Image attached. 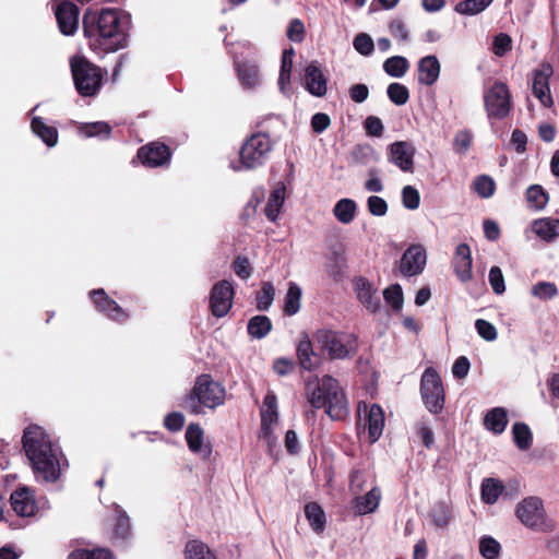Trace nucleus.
<instances>
[{
	"label": "nucleus",
	"instance_id": "obj_4",
	"mask_svg": "<svg viewBox=\"0 0 559 559\" xmlns=\"http://www.w3.org/2000/svg\"><path fill=\"white\" fill-rule=\"evenodd\" d=\"M225 396L224 385L204 373L197 378L191 391L182 399L181 406L192 415H202L204 408L215 409L223 405Z\"/></svg>",
	"mask_w": 559,
	"mask_h": 559
},
{
	"label": "nucleus",
	"instance_id": "obj_7",
	"mask_svg": "<svg viewBox=\"0 0 559 559\" xmlns=\"http://www.w3.org/2000/svg\"><path fill=\"white\" fill-rule=\"evenodd\" d=\"M314 338L331 359H346L357 352L354 334L321 329L316 332Z\"/></svg>",
	"mask_w": 559,
	"mask_h": 559
},
{
	"label": "nucleus",
	"instance_id": "obj_39",
	"mask_svg": "<svg viewBox=\"0 0 559 559\" xmlns=\"http://www.w3.org/2000/svg\"><path fill=\"white\" fill-rule=\"evenodd\" d=\"M409 69V62L405 57L393 56L383 62L384 72L392 78H402Z\"/></svg>",
	"mask_w": 559,
	"mask_h": 559
},
{
	"label": "nucleus",
	"instance_id": "obj_48",
	"mask_svg": "<svg viewBox=\"0 0 559 559\" xmlns=\"http://www.w3.org/2000/svg\"><path fill=\"white\" fill-rule=\"evenodd\" d=\"M513 439L516 447L521 450H527L532 444V432L527 425L515 423L512 427Z\"/></svg>",
	"mask_w": 559,
	"mask_h": 559
},
{
	"label": "nucleus",
	"instance_id": "obj_5",
	"mask_svg": "<svg viewBox=\"0 0 559 559\" xmlns=\"http://www.w3.org/2000/svg\"><path fill=\"white\" fill-rule=\"evenodd\" d=\"M274 142L265 132H255L242 144L239 152V165L235 170H251L264 165L272 153Z\"/></svg>",
	"mask_w": 559,
	"mask_h": 559
},
{
	"label": "nucleus",
	"instance_id": "obj_54",
	"mask_svg": "<svg viewBox=\"0 0 559 559\" xmlns=\"http://www.w3.org/2000/svg\"><path fill=\"white\" fill-rule=\"evenodd\" d=\"M532 295L540 300H549L558 295V288L550 282H538L532 287Z\"/></svg>",
	"mask_w": 559,
	"mask_h": 559
},
{
	"label": "nucleus",
	"instance_id": "obj_8",
	"mask_svg": "<svg viewBox=\"0 0 559 559\" xmlns=\"http://www.w3.org/2000/svg\"><path fill=\"white\" fill-rule=\"evenodd\" d=\"M515 513L520 522L536 532H551L554 522L546 516L543 502L537 497H528L518 503Z\"/></svg>",
	"mask_w": 559,
	"mask_h": 559
},
{
	"label": "nucleus",
	"instance_id": "obj_62",
	"mask_svg": "<svg viewBox=\"0 0 559 559\" xmlns=\"http://www.w3.org/2000/svg\"><path fill=\"white\" fill-rule=\"evenodd\" d=\"M367 207L373 216H384L388 212L386 201L378 195H371L368 198Z\"/></svg>",
	"mask_w": 559,
	"mask_h": 559
},
{
	"label": "nucleus",
	"instance_id": "obj_31",
	"mask_svg": "<svg viewBox=\"0 0 559 559\" xmlns=\"http://www.w3.org/2000/svg\"><path fill=\"white\" fill-rule=\"evenodd\" d=\"M32 131L49 147L58 142V130L44 122L40 117H34L31 123Z\"/></svg>",
	"mask_w": 559,
	"mask_h": 559
},
{
	"label": "nucleus",
	"instance_id": "obj_43",
	"mask_svg": "<svg viewBox=\"0 0 559 559\" xmlns=\"http://www.w3.org/2000/svg\"><path fill=\"white\" fill-rule=\"evenodd\" d=\"M479 554L484 559H498L501 555L500 543L489 535L479 538Z\"/></svg>",
	"mask_w": 559,
	"mask_h": 559
},
{
	"label": "nucleus",
	"instance_id": "obj_34",
	"mask_svg": "<svg viewBox=\"0 0 559 559\" xmlns=\"http://www.w3.org/2000/svg\"><path fill=\"white\" fill-rule=\"evenodd\" d=\"M503 484L496 478H485L480 486L481 500L487 504H493L503 492Z\"/></svg>",
	"mask_w": 559,
	"mask_h": 559
},
{
	"label": "nucleus",
	"instance_id": "obj_35",
	"mask_svg": "<svg viewBox=\"0 0 559 559\" xmlns=\"http://www.w3.org/2000/svg\"><path fill=\"white\" fill-rule=\"evenodd\" d=\"M297 357L300 366L305 370H312L317 366V360L313 359L316 354L312 348V343L308 335H304L297 346Z\"/></svg>",
	"mask_w": 559,
	"mask_h": 559
},
{
	"label": "nucleus",
	"instance_id": "obj_9",
	"mask_svg": "<svg viewBox=\"0 0 559 559\" xmlns=\"http://www.w3.org/2000/svg\"><path fill=\"white\" fill-rule=\"evenodd\" d=\"M484 106L488 119L502 120L512 108V98L506 83L496 81L484 91Z\"/></svg>",
	"mask_w": 559,
	"mask_h": 559
},
{
	"label": "nucleus",
	"instance_id": "obj_20",
	"mask_svg": "<svg viewBox=\"0 0 559 559\" xmlns=\"http://www.w3.org/2000/svg\"><path fill=\"white\" fill-rule=\"evenodd\" d=\"M354 290L360 304L370 312H377L381 307L377 288L365 277H356L353 282Z\"/></svg>",
	"mask_w": 559,
	"mask_h": 559
},
{
	"label": "nucleus",
	"instance_id": "obj_58",
	"mask_svg": "<svg viewBox=\"0 0 559 559\" xmlns=\"http://www.w3.org/2000/svg\"><path fill=\"white\" fill-rule=\"evenodd\" d=\"M475 328L478 335L487 342H492L498 336L496 326L484 319H477L475 321Z\"/></svg>",
	"mask_w": 559,
	"mask_h": 559
},
{
	"label": "nucleus",
	"instance_id": "obj_57",
	"mask_svg": "<svg viewBox=\"0 0 559 559\" xmlns=\"http://www.w3.org/2000/svg\"><path fill=\"white\" fill-rule=\"evenodd\" d=\"M353 46L357 52L362 56H370L374 50V43L370 35L359 33L355 36Z\"/></svg>",
	"mask_w": 559,
	"mask_h": 559
},
{
	"label": "nucleus",
	"instance_id": "obj_16",
	"mask_svg": "<svg viewBox=\"0 0 559 559\" xmlns=\"http://www.w3.org/2000/svg\"><path fill=\"white\" fill-rule=\"evenodd\" d=\"M304 86L314 97H323L328 92V78L318 61H311L305 68Z\"/></svg>",
	"mask_w": 559,
	"mask_h": 559
},
{
	"label": "nucleus",
	"instance_id": "obj_38",
	"mask_svg": "<svg viewBox=\"0 0 559 559\" xmlns=\"http://www.w3.org/2000/svg\"><path fill=\"white\" fill-rule=\"evenodd\" d=\"M79 132L84 138L108 139L111 133V128L107 122L97 121L81 124Z\"/></svg>",
	"mask_w": 559,
	"mask_h": 559
},
{
	"label": "nucleus",
	"instance_id": "obj_53",
	"mask_svg": "<svg viewBox=\"0 0 559 559\" xmlns=\"http://www.w3.org/2000/svg\"><path fill=\"white\" fill-rule=\"evenodd\" d=\"M473 186L475 192L484 199L490 198L496 189L493 179L486 175L476 177Z\"/></svg>",
	"mask_w": 559,
	"mask_h": 559
},
{
	"label": "nucleus",
	"instance_id": "obj_42",
	"mask_svg": "<svg viewBox=\"0 0 559 559\" xmlns=\"http://www.w3.org/2000/svg\"><path fill=\"white\" fill-rule=\"evenodd\" d=\"M429 518L436 527H445L451 519L450 507L444 501H439L429 511Z\"/></svg>",
	"mask_w": 559,
	"mask_h": 559
},
{
	"label": "nucleus",
	"instance_id": "obj_32",
	"mask_svg": "<svg viewBox=\"0 0 559 559\" xmlns=\"http://www.w3.org/2000/svg\"><path fill=\"white\" fill-rule=\"evenodd\" d=\"M285 187L283 185H278L272 190L269 197L264 213L271 222H275L280 215L285 201Z\"/></svg>",
	"mask_w": 559,
	"mask_h": 559
},
{
	"label": "nucleus",
	"instance_id": "obj_46",
	"mask_svg": "<svg viewBox=\"0 0 559 559\" xmlns=\"http://www.w3.org/2000/svg\"><path fill=\"white\" fill-rule=\"evenodd\" d=\"M526 201L534 210H543L548 202V194L539 185H533L526 190Z\"/></svg>",
	"mask_w": 559,
	"mask_h": 559
},
{
	"label": "nucleus",
	"instance_id": "obj_47",
	"mask_svg": "<svg viewBox=\"0 0 559 559\" xmlns=\"http://www.w3.org/2000/svg\"><path fill=\"white\" fill-rule=\"evenodd\" d=\"M492 1L493 0H463L455 5L454 10L463 15H475L483 12Z\"/></svg>",
	"mask_w": 559,
	"mask_h": 559
},
{
	"label": "nucleus",
	"instance_id": "obj_18",
	"mask_svg": "<svg viewBox=\"0 0 559 559\" xmlns=\"http://www.w3.org/2000/svg\"><path fill=\"white\" fill-rule=\"evenodd\" d=\"M389 162L404 173H412L414 168L415 147L406 141H396L389 145Z\"/></svg>",
	"mask_w": 559,
	"mask_h": 559
},
{
	"label": "nucleus",
	"instance_id": "obj_1",
	"mask_svg": "<svg viewBox=\"0 0 559 559\" xmlns=\"http://www.w3.org/2000/svg\"><path fill=\"white\" fill-rule=\"evenodd\" d=\"M23 449L39 483H56L68 466L59 444L39 426L25 429Z\"/></svg>",
	"mask_w": 559,
	"mask_h": 559
},
{
	"label": "nucleus",
	"instance_id": "obj_51",
	"mask_svg": "<svg viewBox=\"0 0 559 559\" xmlns=\"http://www.w3.org/2000/svg\"><path fill=\"white\" fill-rule=\"evenodd\" d=\"M353 158L357 164L365 166L379 160L378 154L370 145L356 146L353 151Z\"/></svg>",
	"mask_w": 559,
	"mask_h": 559
},
{
	"label": "nucleus",
	"instance_id": "obj_21",
	"mask_svg": "<svg viewBox=\"0 0 559 559\" xmlns=\"http://www.w3.org/2000/svg\"><path fill=\"white\" fill-rule=\"evenodd\" d=\"M186 441L189 450L203 460H209L212 454V445L204 442V431L198 424H191L186 430Z\"/></svg>",
	"mask_w": 559,
	"mask_h": 559
},
{
	"label": "nucleus",
	"instance_id": "obj_29",
	"mask_svg": "<svg viewBox=\"0 0 559 559\" xmlns=\"http://www.w3.org/2000/svg\"><path fill=\"white\" fill-rule=\"evenodd\" d=\"M368 433L371 442H376L382 435L384 427V414L382 408L373 404L367 415Z\"/></svg>",
	"mask_w": 559,
	"mask_h": 559
},
{
	"label": "nucleus",
	"instance_id": "obj_60",
	"mask_svg": "<svg viewBox=\"0 0 559 559\" xmlns=\"http://www.w3.org/2000/svg\"><path fill=\"white\" fill-rule=\"evenodd\" d=\"M489 284L497 295H501L506 290L504 277L499 266H491L488 275Z\"/></svg>",
	"mask_w": 559,
	"mask_h": 559
},
{
	"label": "nucleus",
	"instance_id": "obj_45",
	"mask_svg": "<svg viewBox=\"0 0 559 559\" xmlns=\"http://www.w3.org/2000/svg\"><path fill=\"white\" fill-rule=\"evenodd\" d=\"M186 559H216L211 549L199 540H190L185 549Z\"/></svg>",
	"mask_w": 559,
	"mask_h": 559
},
{
	"label": "nucleus",
	"instance_id": "obj_12",
	"mask_svg": "<svg viewBox=\"0 0 559 559\" xmlns=\"http://www.w3.org/2000/svg\"><path fill=\"white\" fill-rule=\"evenodd\" d=\"M234 287L227 280H222L214 284L210 292V310L216 318L225 317L233 307Z\"/></svg>",
	"mask_w": 559,
	"mask_h": 559
},
{
	"label": "nucleus",
	"instance_id": "obj_41",
	"mask_svg": "<svg viewBox=\"0 0 559 559\" xmlns=\"http://www.w3.org/2000/svg\"><path fill=\"white\" fill-rule=\"evenodd\" d=\"M292 70H293V60L282 58L280 76H278V88H280L281 93L286 97H290L293 95V87H292V83H290Z\"/></svg>",
	"mask_w": 559,
	"mask_h": 559
},
{
	"label": "nucleus",
	"instance_id": "obj_55",
	"mask_svg": "<svg viewBox=\"0 0 559 559\" xmlns=\"http://www.w3.org/2000/svg\"><path fill=\"white\" fill-rule=\"evenodd\" d=\"M402 203L407 210H417L420 204V194L418 190L413 186H405L402 189Z\"/></svg>",
	"mask_w": 559,
	"mask_h": 559
},
{
	"label": "nucleus",
	"instance_id": "obj_10",
	"mask_svg": "<svg viewBox=\"0 0 559 559\" xmlns=\"http://www.w3.org/2000/svg\"><path fill=\"white\" fill-rule=\"evenodd\" d=\"M420 394L429 413L440 414L444 407V389L440 376L432 367L421 376Z\"/></svg>",
	"mask_w": 559,
	"mask_h": 559
},
{
	"label": "nucleus",
	"instance_id": "obj_56",
	"mask_svg": "<svg viewBox=\"0 0 559 559\" xmlns=\"http://www.w3.org/2000/svg\"><path fill=\"white\" fill-rule=\"evenodd\" d=\"M383 298L393 310H400L403 305V292L399 284L391 285L383 292Z\"/></svg>",
	"mask_w": 559,
	"mask_h": 559
},
{
	"label": "nucleus",
	"instance_id": "obj_13",
	"mask_svg": "<svg viewBox=\"0 0 559 559\" xmlns=\"http://www.w3.org/2000/svg\"><path fill=\"white\" fill-rule=\"evenodd\" d=\"M261 415V431L260 436L263 438L269 445L275 442L273 435V425L277 423L278 409H277V397L274 392L269 391L260 407Z\"/></svg>",
	"mask_w": 559,
	"mask_h": 559
},
{
	"label": "nucleus",
	"instance_id": "obj_27",
	"mask_svg": "<svg viewBox=\"0 0 559 559\" xmlns=\"http://www.w3.org/2000/svg\"><path fill=\"white\" fill-rule=\"evenodd\" d=\"M440 75V62L436 56H426L418 62V82L424 85H432Z\"/></svg>",
	"mask_w": 559,
	"mask_h": 559
},
{
	"label": "nucleus",
	"instance_id": "obj_64",
	"mask_svg": "<svg viewBox=\"0 0 559 559\" xmlns=\"http://www.w3.org/2000/svg\"><path fill=\"white\" fill-rule=\"evenodd\" d=\"M368 180L365 182V189L369 192L379 193L383 190V183L379 178V170L377 168H369Z\"/></svg>",
	"mask_w": 559,
	"mask_h": 559
},
{
	"label": "nucleus",
	"instance_id": "obj_3",
	"mask_svg": "<svg viewBox=\"0 0 559 559\" xmlns=\"http://www.w3.org/2000/svg\"><path fill=\"white\" fill-rule=\"evenodd\" d=\"M307 401L313 408H325L333 420H343L348 414V402L338 381L331 376H324L314 385L307 383Z\"/></svg>",
	"mask_w": 559,
	"mask_h": 559
},
{
	"label": "nucleus",
	"instance_id": "obj_52",
	"mask_svg": "<svg viewBox=\"0 0 559 559\" xmlns=\"http://www.w3.org/2000/svg\"><path fill=\"white\" fill-rule=\"evenodd\" d=\"M68 559H112V555L106 548L76 549L69 555Z\"/></svg>",
	"mask_w": 559,
	"mask_h": 559
},
{
	"label": "nucleus",
	"instance_id": "obj_15",
	"mask_svg": "<svg viewBox=\"0 0 559 559\" xmlns=\"http://www.w3.org/2000/svg\"><path fill=\"white\" fill-rule=\"evenodd\" d=\"M144 166L155 168L169 164L171 158L170 150L160 142H151L141 146L136 154Z\"/></svg>",
	"mask_w": 559,
	"mask_h": 559
},
{
	"label": "nucleus",
	"instance_id": "obj_30",
	"mask_svg": "<svg viewBox=\"0 0 559 559\" xmlns=\"http://www.w3.org/2000/svg\"><path fill=\"white\" fill-rule=\"evenodd\" d=\"M487 430L500 435L508 425L507 411L503 407H495L487 412L484 418Z\"/></svg>",
	"mask_w": 559,
	"mask_h": 559
},
{
	"label": "nucleus",
	"instance_id": "obj_2",
	"mask_svg": "<svg viewBox=\"0 0 559 559\" xmlns=\"http://www.w3.org/2000/svg\"><path fill=\"white\" fill-rule=\"evenodd\" d=\"M129 16L116 9L97 12L87 9L83 15V32L92 47L104 51L123 48L127 40Z\"/></svg>",
	"mask_w": 559,
	"mask_h": 559
},
{
	"label": "nucleus",
	"instance_id": "obj_61",
	"mask_svg": "<svg viewBox=\"0 0 559 559\" xmlns=\"http://www.w3.org/2000/svg\"><path fill=\"white\" fill-rule=\"evenodd\" d=\"M287 38L294 43H301L305 38V25L299 19H294L289 22L287 32Z\"/></svg>",
	"mask_w": 559,
	"mask_h": 559
},
{
	"label": "nucleus",
	"instance_id": "obj_17",
	"mask_svg": "<svg viewBox=\"0 0 559 559\" xmlns=\"http://www.w3.org/2000/svg\"><path fill=\"white\" fill-rule=\"evenodd\" d=\"M427 262L426 250L421 245H413L403 253L400 271L404 276H415L423 272Z\"/></svg>",
	"mask_w": 559,
	"mask_h": 559
},
{
	"label": "nucleus",
	"instance_id": "obj_44",
	"mask_svg": "<svg viewBox=\"0 0 559 559\" xmlns=\"http://www.w3.org/2000/svg\"><path fill=\"white\" fill-rule=\"evenodd\" d=\"M272 329V323L266 316H255L248 322V333L254 338H263Z\"/></svg>",
	"mask_w": 559,
	"mask_h": 559
},
{
	"label": "nucleus",
	"instance_id": "obj_63",
	"mask_svg": "<svg viewBox=\"0 0 559 559\" xmlns=\"http://www.w3.org/2000/svg\"><path fill=\"white\" fill-rule=\"evenodd\" d=\"M511 37L508 34L500 33L493 39V53L503 57L511 49Z\"/></svg>",
	"mask_w": 559,
	"mask_h": 559
},
{
	"label": "nucleus",
	"instance_id": "obj_11",
	"mask_svg": "<svg viewBox=\"0 0 559 559\" xmlns=\"http://www.w3.org/2000/svg\"><path fill=\"white\" fill-rule=\"evenodd\" d=\"M50 5L61 34L72 36L79 28V8L68 0H50Z\"/></svg>",
	"mask_w": 559,
	"mask_h": 559
},
{
	"label": "nucleus",
	"instance_id": "obj_6",
	"mask_svg": "<svg viewBox=\"0 0 559 559\" xmlns=\"http://www.w3.org/2000/svg\"><path fill=\"white\" fill-rule=\"evenodd\" d=\"M75 88L81 96H94L103 84V72L84 57H73L70 61Z\"/></svg>",
	"mask_w": 559,
	"mask_h": 559
},
{
	"label": "nucleus",
	"instance_id": "obj_50",
	"mask_svg": "<svg viewBox=\"0 0 559 559\" xmlns=\"http://www.w3.org/2000/svg\"><path fill=\"white\" fill-rule=\"evenodd\" d=\"M386 94L389 99L397 106L405 105L409 99L408 88L397 82L389 84Z\"/></svg>",
	"mask_w": 559,
	"mask_h": 559
},
{
	"label": "nucleus",
	"instance_id": "obj_22",
	"mask_svg": "<svg viewBox=\"0 0 559 559\" xmlns=\"http://www.w3.org/2000/svg\"><path fill=\"white\" fill-rule=\"evenodd\" d=\"M452 265L455 275L462 283L472 280V252L467 243H460L456 247Z\"/></svg>",
	"mask_w": 559,
	"mask_h": 559
},
{
	"label": "nucleus",
	"instance_id": "obj_40",
	"mask_svg": "<svg viewBox=\"0 0 559 559\" xmlns=\"http://www.w3.org/2000/svg\"><path fill=\"white\" fill-rule=\"evenodd\" d=\"M372 480V474L367 469L355 468L349 477V491L359 495L366 490L367 484Z\"/></svg>",
	"mask_w": 559,
	"mask_h": 559
},
{
	"label": "nucleus",
	"instance_id": "obj_59",
	"mask_svg": "<svg viewBox=\"0 0 559 559\" xmlns=\"http://www.w3.org/2000/svg\"><path fill=\"white\" fill-rule=\"evenodd\" d=\"M473 135L467 130L459 131L453 140V148L459 154H464L471 147Z\"/></svg>",
	"mask_w": 559,
	"mask_h": 559
},
{
	"label": "nucleus",
	"instance_id": "obj_26",
	"mask_svg": "<svg viewBox=\"0 0 559 559\" xmlns=\"http://www.w3.org/2000/svg\"><path fill=\"white\" fill-rule=\"evenodd\" d=\"M532 231L543 241L552 242L559 237V219L542 217L532 222Z\"/></svg>",
	"mask_w": 559,
	"mask_h": 559
},
{
	"label": "nucleus",
	"instance_id": "obj_25",
	"mask_svg": "<svg viewBox=\"0 0 559 559\" xmlns=\"http://www.w3.org/2000/svg\"><path fill=\"white\" fill-rule=\"evenodd\" d=\"M237 78L245 90H254L261 84L259 67L253 62H235Z\"/></svg>",
	"mask_w": 559,
	"mask_h": 559
},
{
	"label": "nucleus",
	"instance_id": "obj_36",
	"mask_svg": "<svg viewBox=\"0 0 559 559\" xmlns=\"http://www.w3.org/2000/svg\"><path fill=\"white\" fill-rule=\"evenodd\" d=\"M305 514L311 528L316 533H322L325 528V513L317 502H309L305 507Z\"/></svg>",
	"mask_w": 559,
	"mask_h": 559
},
{
	"label": "nucleus",
	"instance_id": "obj_23",
	"mask_svg": "<svg viewBox=\"0 0 559 559\" xmlns=\"http://www.w3.org/2000/svg\"><path fill=\"white\" fill-rule=\"evenodd\" d=\"M381 490L373 485L365 495H354L352 509L356 515L373 513L380 503Z\"/></svg>",
	"mask_w": 559,
	"mask_h": 559
},
{
	"label": "nucleus",
	"instance_id": "obj_49",
	"mask_svg": "<svg viewBox=\"0 0 559 559\" xmlns=\"http://www.w3.org/2000/svg\"><path fill=\"white\" fill-rule=\"evenodd\" d=\"M274 297L275 288L273 284L270 282H263L261 289L257 293V308L260 311L267 310L272 306Z\"/></svg>",
	"mask_w": 559,
	"mask_h": 559
},
{
	"label": "nucleus",
	"instance_id": "obj_37",
	"mask_svg": "<svg viewBox=\"0 0 559 559\" xmlns=\"http://www.w3.org/2000/svg\"><path fill=\"white\" fill-rule=\"evenodd\" d=\"M301 288L294 282L288 283V289L284 298V312L287 316L296 314L300 309Z\"/></svg>",
	"mask_w": 559,
	"mask_h": 559
},
{
	"label": "nucleus",
	"instance_id": "obj_24",
	"mask_svg": "<svg viewBox=\"0 0 559 559\" xmlns=\"http://www.w3.org/2000/svg\"><path fill=\"white\" fill-rule=\"evenodd\" d=\"M11 506L14 512L21 516H32L36 511V502L29 488L22 487L11 495Z\"/></svg>",
	"mask_w": 559,
	"mask_h": 559
},
{
	"label": "nucleus",
	"instance_id": "obj_19",
	"mask_svg": "<svg viewBox=\"0 0 559 559\" xmlns=\"http://www.w3.org/2000/svg\"><path fill=\"white\" fill-rule=\"evenodd\" d=\"M96 309L111 320L123 322L128 319V313L102 288L90 293Z\"/></svg>",
	"mask_w": 559,
	"mask_h": 559
},
{
	"label": "nucleus",
	"instance_id": "obj_14",
	"mask_svg": "<svg viewBox=\"0 0 559 559\" xmlns=\"http://www.w3.org/2000/svg\"><path fill=\"white\" fill-rule=\"evenodd\" d=\"M552 73V67L549 63H542L532 72V93L546 108L554 104L549 87V79Z\"/></svg>",
	"mask_w": 559,
	"mask_h": 559
},
{
	"label": "nucleus",
	"instance_id": "obj_33",
	"mask_svg": "<svg viewBox=\"0 0 559 559\" xmlns=\"http://www.w3.org/2000/svg\"><path fill=\"white\" fill-rule=\"evenodd\" d=\"M333 214L340 223L350 224L357 214V203L348 198L341 199L335 203Z\"/></svg>",
	"mask_w": 559,
	"mask_h": 559
},
{
	"label": "nucleus",
	"instance_id": "obj_28",
	"mask_svg": "<svg viewBox=\"0 0 559 559\" xmlns=\"http://www.w3.org/2000/svg\"><path fill=\"white\" fill-rule=\"evenodd\" d=\"M112 532L116 538L127 539L131 535V523L127 512L119 506L112 504Z\"/></svg>",
	"mask_w": 559,
	"mask_h": 559
}]
</instances>
